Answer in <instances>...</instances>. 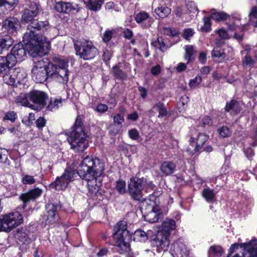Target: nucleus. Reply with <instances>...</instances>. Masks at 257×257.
<instances>
[{
  "mask_svg": "<svg viewBox=\"0 0 257 257\" xmlns=\"http://www.w3.org/2000/svg\"><path fill=\"white\" fill-rule=\"evenodd\" d=\"M135 238L140 241H145L148 238V235L144 231L142 230H136L134 233Z\"/></svg>",
  "mask_w": 257,
  "mask_h": 257,
  "instance_id": "nucleus-43",
  "label": "nucleus"
},
{
  "mask_svg": "<svg viewBox=\"0 0 257 257\" xmlns=\"http://www.w3.org/2000/svg\"><path fill=\"white\" fill-rule=\"evenodd\" d=\"M14 43L13 38L9 36L6 35L0 39V54L3 53L4 51L8 50L12 47Z\"/></svg>",
  "mask_w": 257,
  "mask_h": 257,
  "instance_id": "nucleus-24",
  "label": "nucleus"
},
{
  "mask_svg": "<svg viewBox=\"0 0 257 257\" xmlns=\"http://www.w3.org/2000/svg\"><path fill=\"white\" fill-rule=\"evenodd\" d=\"M153 108H156V110L159 112V117H163L167 114V110L164 106V104L161 102L157 103L153 106Z\"/></svg>",
  "mask_w": 257,
  "mask_h": 257,
  "instance_id": "nucleus-40",
  "label": "nucleus"
},
{
  "mask_svg": "<svg viewBox=\"0 0 257 257\" xmlns=\"http://www.w3.org/2000/svg\"><path fill=\"white\" fill-rule=\"evenodd\" d=\"M186 7L188 11L191 13H195L198 11L197 6L193 2H188L186 5Z\"/></svg>",
  "mask_w": 257,
  "mask_h": 257,
  "instance_id": "nucleus-55",
  "label": "nucleus"
},
{
  "mask_svg": "<svg viewBox=\"0 0 257 257\" xmlns=\"http://www.w3.org/2000/svg\"><path fill=\"white\" fill-rule=\"evenodd\" d=\"M36 123L38 128H42L45 125L46 120L43 117H40L37 119Z\"/></svg>",
  "mask_w": 257,
  "mask_h": 257,
  "instance_id": "nucleus-61",
  "label": "nucleus"
},
{
  "mask_svg": "<svg viewBox=\"0 0 257 257\" xmlns=\"http://www.w3.org/2000/svg\"><path fill=\"white\" fill-rule=\"evenodd\" d=\"M27 52L28 53L27 47H25L22 43H18L14 46L7 56L12 65L14 66L18 62H21L26 59Z\"/></svg>",
  "mask_w": 257,
  "mask_h": 257,
  "instance_id": "nucleus-13",
  "label": "nucleus"
},
{
  "mask_svg": "<svg viewBox=\"0 0 257 257\" xmlns=\"http://www.w3.org/2000/svg\"><path fill=\"white\" fill-rule=\"evenodd\" d=\"M242 62L244 65L252 68L253 67L255 63V60L254 59L251 58V57L248 55V54H247L244 57Z\"/></svg>",
  "mask_w": 257,
  "mask_h": 257,
  "instance_id": "nucleus-47",
  "label": "nucleus"
},
{
  "mask_svg": "<svg viewBox=\"0 0 257 257\" xmlns=\"http://www.w3.org/2000/svg\"><path fill=\"white\" fill-rule=\"evenodd\" d=\"M145 220L150 223L157 222L163 217L162 211L159 207V210H152L144 213Z\"/></svg>",
  "mask_w": 257,
  "mask_h": 257,
  "instance_id": "nucleus-19",
  "label": "nucleus"
},
{
  "mask_svg": "<svg viewBox=\"0 0 257 257\" xmlns=\"http://www.w3.org/2000/svg\"><path fill=\"white\" fill-rule=\"evenodd\" d=\"M176 164L169 161L163 162L160 166L161 172L166 176L173 174L176 170Z\"/></svg>",
  "mask_w": 257,
  "mask_h": 257,
  "instance_id": "nucleus-22",
  "label": "nucleus"
},
{
  "mask_svg": "<svg viewBox=\"0 0 257 257\" xmlns=\"http://www.w3.org/2000/svg\"><path fill=\"white\" fill-rule=\"evenodd\" d=\"M156 203V199L155 201H153L150 199H145L143 200L140 204V208L142 212L144 213L147 212H149L152 210H159V205L154 206Z\"/></svg>",
  "mask_w": 257,
  "mask_h": 257,
  "instance_id": "nucleus-21",
  "label": "nucleus"
},
{
  "mask_svg": "<svg viewBox=\"0 0 257 257\" xmlns=\"http://www.w3.org/2000/svg\"><path fill=\"white\" fill-rule=\"evenodd\" d=\"M227 257H257V239L248 243L232 244Z\"/></svg>",
  "mask_w": 257,
  "mask_h": 257,
  "instance_id": "nucleus-7",
  "label": "nucleus"
},
{
  "mask_svg": "<svg viewBox=\"0 0 257 257\" xmlns=\"http://www.w3.org/2000/svg\"><path fill=\"white\" fill-rule=\"evenodd\" d=\"M37 15H33L31 12L25 9L24 13L22 15V19L23 20L27 23L30 22V25L33 22L35 21H37V20H34V17H36Z\"/></svg>",
  "mask_w": 257,
  "mask_h": 257,
  "instance_id": "nucleus-42",
  "label": "nucleus"
},
{
  "mask_svg": "<svg viewBox=\"0 0 257 257\" xmlns=\"http://www.w3.org/2000/svg\"><path fill=\"white\" fill-rule=\"evenodd\" d=\"M82 117L78 115L67 139L71 148L75 152H83L89 146L88 136L84 131Z\"/></svg>",
  "mask_w": 257,
  "mask_h": 257,
  "instance_id": "nucleus-3",
  "label": "nucleus"
},
{
  "mask_svg": "<svg viewBox=\"0 0 257 257\" xmlns=\"http://www.w3.org/2000/svg\"><path fill=\"white\" fill-rule=\"evenodd\" d=\"M55 9L59 13L66 14L70 13L72 10L75 9L70 3L62 1L56 3L55 5Z\"/></svg>",
  "mask_w": 257,
  "mask_h": 257,
  "instance_id": "nucleus-23",
  "label": "nucleus"
},
{
  "mask_svg": "<svg viewBox=\"0 0 257 257\" xmlns=\"http://www.w3.org/2000/svg\"><path fill=\"white\" fill-rule=\"evenodd\" d=\"M239 105L238 102L235 100H231L229 103H227L225 109L227 112L232 110L237 113L240 111Z\"/></svg>",
  "mask_w": 257,
  "mask_h": 257,
  "instance_id": "nucleus-39",
  "label": "nucleus"
},
{
  "mask_svg": "<svg viewBox=\"0 0 257 257\" xmlns=\"http://www.w3.org/2000/svg\"><path fill=\"white\" fill-rule=\"evenodd\" d=\"M37 177V175H25L22 177V182L24 185H32L36 182L40 183L41 181V178L38 179Z\"/></svg>",
  "mask_w": 257,
  "mask_h": 257,
  "instance_id": "nucleus-30",
  "label": "nucleus"
},
{
  "mask_svg": "<svg viewBox=\"0 0 257 257\" xmlns=\"http://www.w3.org/2000/svg\"><path fill=\"white\" fill-rule=\"evenodd\" d=\"M218 133L220 137L222 138H227L231 136V132L226 126H223L218 129Z\"/></svg>",
  "mask_w": 257,
  "mask_h": 257,
  "instance_id": "nucleus-44",
  "label": "nucleus"
},
{
  "mask_svg": "<svg viewBox=\"0 0 257 257\" xmlns=\"http://www.w3.org/2000/svg\"><path fill=\"white\" fill-rule=\"evenodd\" d=\"M202 80V77L199 75H197L195 78L190 80L189 85L191 88H195L201 83Z\"/></svg>",
  "mask_w": 257,
  "mask_h": 257,
  "instance_id": "nucleus-48",
  "label": "nucleus"
},
{
  "mask_svg": "<svg viewBox=\"0 0 257 257\" xmlns=\"http://www.w3.org/2000/svg\"><path fill=\"white\" fill-rule=\"evenodd\" d=\"M212 55L213 57L223 58L225 57V54L221 50H213L212 52Z\"/></svg>",
  "mask_w": 257,
  "mask_h": 257,
  "instance_id": "nucleus-53",
  "label": "nucleus"
},
{
  "mask_svg": "<svg viewBox=\"0 0 257 257\" xmlns=\"http://www.w3.org/2000/svg\"><path fill=\"white\" fill-rule=\"evenodd\" d=\"M76 54L84 60H91L99 54L98 50L91 41L83 40L79 44H75Z\"/></svg>",
  "mask_w": 257,
  "mask_h": 257,
  "instance_id": "nucleus-8",
  "label": "nucleus"
},
{
  "mask_svg": "<svg viewBox=\"0 0 257 257\" xmlns=\"http://www.w3.org/2000/svg\"><path fill=\"white\" fill-rule=\"evenodd\" d=\"M26 10L30 11L34 15H38L40 5L35 2H29L26 4Z\"/></svg>",
  "mask_w": 257,
  "mask_h": 257,
  "instance_id": "nucleus-33",
  "label": "nucleus"
},
{
  "mask_svg": "<svg viewBox=\"0 0 257 257\" xmlns=\"http://www.w3.org/2000/svg\"><path fill=\"white\" fill-rule=\"evenodd\" d=\"M23 71H21L19 68L13 69L11 67L10 73H7L5 76L4 81L10 85H13L17 81L19 82L24 77L23 73Z\"/></svg>",
  "mask_w": 257,
  "mask_h": 257,
  "instance_id": "nucleus-16",
  "label": "nucleus"
},
{
  "mask_svg": "<svg viewBox=\"0 0 257 257\" xmlns=\"http://www.w3.org/2000/svg\"><path fill=\"white\" fill-rule=\"evenodd\" d=\"M169 237L167 233L159 231L152 239V245L156 248L158 252H164L167 250L169 247L170 243Z\"/></svg>",
  "mask_w": 257,
  "mask_h": 257,
  "instance_id": "nucleus-12",
  "label": "nucleus"
},
{
  "mask_svg": "<svg viewBox=\"0 0 257 257\" xmlns=\"http://www.w3.org/2000/svg\"><path fill=\"white\" fill-rule=\"evenodd\" d=\"M28 99H29L28 93L27 94H21L17 97L16 102L22 106L32 108V104L29 101Z\"/></svg>",
  "mask_w": 257,
  "mask_h": 257,
  "instance_id": "nucleus-35",
  "label": "nucleus"
},
{
  "mask_svg": "<svg viewBox=\"0 0 257 257\" xmlns=\"http://www.w3.org/2000/svg\"><path fill=\"white\" fill-rule=\"evenodd\" d=\"M128 134L130 138L134 140H137L140 136L138 131L136 128L129 130Z\"/></svg>",
  "mask_w": 257,
  "mask_h": 257,
  "instance_id": "nucleus-52",
  "label": "nucleus"
},
{
  "mask_svg": "<svg viewBox=\"0 0 257 257\" xmlns=\"http://www.w3.org/2000/svg\"><path fill=\"white\" fill-rule=\"evenodd\" d=\"M210 18L217 21L226 20L228 15L224 12H217L216 10L212 9L210 11Z\"/></svg>",
  "mask_w": 257,
  "mask_h": 257,
  "instance_id": "nucleus-34",
  "label": "nucleus"
},
{
  "mask_svg": "<svg viewBox=\"0 0 257 257\" xmlns=\"http://www.w3.org/2000/svg\"><path fill=\"white\" fill-rule=\"evenodd\" d=\"M209 136L204 134L199 133L198 134L196 138L191 137L190 138V142L194 143L196 142V146L194 149V152L197 153L200 152L203 147V145L208 140Z\"/></svg>",
  "mask_w": 257,
  "mask_h": 257,
  "instance_id": "nucleus-20",
  "label": "nucleus"
},
{
  "mask_svg": "<svg viewBox=\"0 0 257 257\" xmlns=\"http://www.w3.org/2000/svg\"><path fill=\"white\" fill-rule=\"evenodd\" d=\"M125 181L119 180L116 182L115 188L120 194H123L125 192Z\"/></svg>",
  "mask_w": 257,
  "mask_h": 257,
  "instance_id": "nucleus-45",
  "label": "nucleus"
},
{
  "mask_svg": "<svg viewBox=\"0 0 257 257\" xmlns=\"http://www.w3.org/2000/svg\"><path fill=\"white\" fill-rule=\"evenodd\" d=\"M108 109V106L102 103H99L98 104L95 110L100 113H103L107 111Z\"/></svg>",
  "mask_w": 257,
  "mask_h": 257,
  "instance_id": "nucleus-58",
  "label": "nucleus"
},
{
  "mask_svg": "<svg viewBox=\"0 0 257 257\" xmlns=\"http://www.w3.org/2000/svg\"><path fill=\"white\" fill-rule=\"evenodd\" d=\"M17 118V113L14 111L8 112L7 113H6L5 116L4 117V119L9 120L12 122H15Z\"/></svg>",
  "mask_w": 257,
  "mask_h": 257,
  "instance_id": "nucleus-49",
  "label": "nucleus"
},
{
  "mask_svg": "<svg viewBox=\"0 0 257 257\" xmlns=\"http://www.w3.org/2000/svg\"><path fill=\"white\" fill-rule=\"evenodd\" d=\"M202 195L207 201L212 202L214 200L215 193L213 190L208 188L203 190Z\"/></svg>",
  "mask_w": 257,
  "mask_h": 257,
  "instance_id": "nucleus-36",
  "label": "nucleus"
},
{
  "mask_svg": "<svg viewBox=\"0 0 257 257\" xmlns=\"http://www.w3.org/2000/svg\"><path fill=\"white\" fill-rule=\"evenodd\" d=\"M207 53L205 51H202L199 53L198 61L202 64H205L207 61Z\"/></svg>",
  "mask_w": 257,
  "mask_h": 257,
  "instance_id": "nucleus-57",
  "label": "nucleus"
},
{
  "mask_svg": "<svg viewBox=\"0 0 257 257\" xmlns=\"http://www.w3.org/2000/svg\"><path fill=\"white\" fill-rule=\"evenodd\" d=\"M158 43L159 45V49L162 52H164L166 51L167 49V46L166 45L165 43L163 41V40L162 37H159L157 39V42H154L152 43V45L156 46L157 43Z\"/></svg>",
  "mask_w": 257,
  "mask_h": 257,
  "instance_id": "nucleus-50",
  "label": "nucleus"
},
{
  "mask_svg": "<svg viewBox=\"0 0 257 257\" xmlns=\"http://www.w3.org/2000/svg\"><path fill=\"white\" fill-rule=\"evenodd\" d=\"M173 246L174 252L177 255L180 254L181 257H184V255L186 256L188 255V253L186 247L181 241L178 240L175 242Z\"/></svg>",
  "mask_w": 257,
  "mask_h": 257,
  "instance_id": "nucleus-25",
  "label": "nucleus"
},
{
  "mask_svg": "<svg viewBox=\"0 0 257 257\" xmlns=\"http://www.w3.org/2000/svg\"><path fill=\"white\" fill-rule=\"evenodd\" d=\"M18 3V0H0V7H4L10 11L13 10Z\"/></svg>",
  "mask_w": 257,
  "mask_h": 257,
  "instance_id": "nucleus-38",
  "label": "nucleus"
},
{
  "mask_svg": "<svg viewBox=\"0 0 257 257\" xmlns=\"http://www.w3.org/2000/svg\"><path fill=\"white\" fill-rule=\"evenodd\" d=\"M28 97L33 103L32 109L40 111L46 106L48 95L44 91L34 90L28 93Z\"/></svg>",
  "mask_w": 257,
  "mask_h": 257,
  "instance_id": "nucleus-11",
  "label": "nucleus"
},
{
  "mask_svg": "<svg viewBox=\"0 0 257 257\" xmlns=\"http://www.w3.org/2000/svg\"><path fill=\"white\" fill-rule=\"evenodd\" d=\"M54 64H49L50 79L60 83L67 84L69 80L68 61L59 57L53 58Z\"/></svg>",
  "mask_w": 257,
  "mask_h": 257,
  "instance_id": "nucleus-5",
  "label": "nucleus"
},
{
  "mask_svg": "<svg viewBox=\"0 0 257 257\" xmlns=\"http://www.w3.org/2000/svg\"><path fill=\"white\" fill-rule=\"evenodd\" d=\"M155 187L151 181L144 177L131 178L128 184V192L132 199L140 201L143 197V191L150 193Z\"/></svg>",
  "mask_w": 257,
  "mask_h": 257,
  "instance_id": "nucleus-4",
  "label": "nucleus"
},
{
  "mask_svg": "<svg viewBox=\"0 0 257 257\" xmlns=\"http://www.w3.org/2000/svg\"><path fill=\"white\" fill-rule=\"evenodd\" d=\"M104 164L99 159L87 156L82 161L76 173L74 169L67 168L64 173L50 184V188L60 191L65 190L69 183L73 181L76 175L87 181L88 190L95 194L99 190L103 174Z\"/></svg>",
  "mask_w": 257,
  "mask_h": 257,
  "instance_id": "nucleus-1",
  "label": "nucleus"
},
{
  "mask_svg": "<svg viewBox=\"0 0 257 257\" xmlns=\"http://www.w3.org/2000/svg\"><path fill=\"white\" fill-rule=\"evenodd\" d=\"M135 19L138 23H141L144 22V21L148 20V25L146 26V27L151 26L153 22L152 19L150 18L149 17V15L145 12L139 13L136 15Z\"/></svg>",
  "mask_w": 257,
  "mask_h": 257,
  "instance_id": "nucleus-29",
  "label": "nucleus"
},
{
  "mask_svg": "<svg viewBox=\"0 0 257 257\" xmlns=\"http://www.w3.org/2000/svg\"><path fill=\"white\" fill-rule=\"evenodd\" d=\"M194 34L193 30L191 28L185 29L183 32V37L186 39H189L190 37H192Z\"/></svg>",
  "mask_w": 257,
  "mask_h": 257,
  "instance_id": "nucleus-54",
  "label": "nucleus"
},
{
  "mask_svg": "<svg viewBox=\"0 0 257 257\" xmlns=\"http://www.w3.org/2000/svg\"><path fill=\"white\" fill-rule=\"evenodd\" d=\"M185 59L187 60V64H188L193 59L192 56L195 53L194 48L192 45H187L185 47Z\"/></svg>",
  "mask_w": 257,
  "mask_h": 257,
  "instance_id": "nucleus-37",
  "label": "nucleus"
},
{
  "mask_svg": "<svg viewBox=\"0 0 257 257\" xmlns=\"http://www.w3.org/2000/svg\"><path fill=\"white\" fill-rule=\"evenodd\" d=\"M111 71L115 78L124 80L127 78V75L124 72L118 65H115L112 68Z\"/></svg>",
  "mask_w": 257,
  "mask_h": 257,
  "instance_id": "nucleus-28",
  "label": "nucleus"
},
{
  "mask_svg": "<svg viewBox=\"0 0 257 257\" xmlns=\"http://www.w3.org/2000/svg\"><path fill=\"white\" fill-rule=\"evenodd\" d=\"M17 236L18 239L23 243H25L29 238L28 234L25 232H18Z\"/></svg>",
  "mask_w": 257,
  "mask_h": 257,
  "instance_id": "nucleus-56",
  "label": "nucleus"
},
{
  "mask_svg": "<svg viewBox=\"0 0 257 257\" xmlns=\"http://www.w3.org/2000/svg\"><path fill=\"white\" fill-rule=\"evenodd\" d=\"M112 54L110 51L105 50L102 56V59L105 62L109 61L111 57Z\"/></svg>",
  "mask_w": 257,
  "mask_h": 257,
  "instance_id": "nucleus-62",
  "label": "nucleus"
},
{
  "mask_svg": "<svg viewBox=\"0 0 257 257\" xmlns=\"http://www.w3.org/2000/svg\"><path fill=\"white\" fill-rule=\"evenodd\" d=\"M57 206L54 204H48L46 205V210L42 217L43 222L46 224H53L59 220L57 213Z\"/></svg>",
  "mask_w": 257,
  "mask_h": 257,
  "instance_id": "nucleus-14",
  "label": "nucleus"
},
{
  "mask_svg": "<svg viewBox=\"0 0 257 257\" xmlns=\"http://www.w3.org/2000/svg\"><path fill=\"white\" fill-rule=\"evenodd\" d=\"M62 100L61 98L53 99L51 98L48 105L46 106V109L50 111H55L62 105Z\"/></svg>",
  "mask_w": 257,
  "mask_h": 257,
  "instance_id": "nucleus-31",
  "label": "nucleus"
},
{
  "mask_svg": "<svg viewBox=\"0 0 257 257\" xmlns=\"http://www.w3.org/2000/svg\"><path fill=\"white\" fill-rule=\"evenodd\" d=\"M223 252L222 248L219 245L211 246L208 250V254L209 256H220Z\"/></svg>",
  "mask_w": 257,
  "mask_h": 257,
  "instance_id": "nucleus-41",
  "label": "nucleus"
},
{
  "mask_svg": "<svg viewBox=\"0 0 257 257\" xmlns=\"http://www.w3.org/2000/svg\"><path fill=\"white\" fill-rule=\"evenodd\" d=\"M11 61L9 59L8 57L0 56V76H2L5 79V76L7 73H10L11 67H13Z\"/></svg>",
  "mask_w": 257,
  "mask_h": 257,
  "instance_id": "nucleus-17",
  "label": "nucleus"
},
{
  "mask_svg": "<svg viewBox=\"0 0 257 257\" xmlns=\"http://www.w3.org/2000/svg\"><path fill=\"white\" fill-rule=\"evenodd\" d=\"M112 32L110 31H107L105 32L103 35V40L104 42H107L112 38Z\"/></svg>",
  "mask_w": 257,
  "mask_h": 257,
  "instance_id": "nucleus-64",
  "label": "nucleus"
},
{
  "mask_svg": "<svg viewBox=\"0 0 257 257\" xmlns=\"http://www.w3.org/2000/svg\"><path fill=\"white\" fill-rule=\"evenodd\" d=\"M84 3L88 9L97 12L101 9L104 0H85Z\"/></svg>",
  "mask_w": 257,
  "mask_h": 257,
  "instance_id": "nucleus-27",
  "label": "nucleus"
},
{
  "mask_svg": "<svg viewBox=\"0 0 257 257\" xmlns=\"http://www.w3.org/2000/svg\"><path fill=\"white\" fill-rule=\"evenodd\" d=\"M8 153V152L6 149L0 148V163L3 162V159H7Z\"/></svg>",
  "mask_w": 257,
  "mask_h": 257,
  "instance_id": "nucleus-60",
  "label": "nucleus"
},
{
  "mask_svg": "<svg viewBox=\"0 0 257 257\" xmlns=\"http://www.w3.org/2000/svg\"><path fill=\"white\" fill-rule=\"evenodd\" d=\"M164 33L167 35L174 36L177 34V32L171 28H165L164 29Z\"/></svg>",
  "mask_w": 257,
  "mask_h": 257,
  "instance_id": "nucleus-63",
  "label": "nucleus"
},
{
  "mask_svg": "<svg viewBox=\"0 0 257 257\" xmlns=\"http://www.w3.org/2000/svg\"><path fill=\"white\" fill-rule=\"evenodd\" d=\"M32 70V79L36 82L42 83L47 79L50 78V71L49 64L46 66L42 60H38Z\"/></svg>",
  "mask_w": 257,
  "mask_h": 257,
  "instance_id": "nucleus-10",
  "label": "nucleus"
},
{
  "mask_svg": "<svg viewBox=\"0 0 257 257\" xmlns=\"http://www.w3.org/2000/svg\"><path fill=\"white\" fill-rule=\"evenodd\" d=\"M204 25L201 28V30L204 32H208L211 29V22L210 18L204 17L203 19Z\"/></svg>",
  "mask_w": 257,
  "mask_h": 257,
  "instance_id": "nucleus-46",
  "label": "nucleus"
},
{
  "mask_svg": "<svg viewBox=\"0 0 257 257\" xmlns=\"http://www.w3.org/2000/svg\"><path fill=\"white\" fill-rule=\"evenodd\" d=\"M155 13L162 19L167 17L171 13V9L168 7H160L155 10Z\"/></svg>",
  "mask_w": 257,
  "mask_h": 257,
  "instance_id": "nucleus-32",
  "label": "nucleus"
},
{
  "mask_svg": "<svg viewBox=\"0 0 257 257\" xmlns=\"http://www.w3.org/2000/svg\"><path fill=\"white\" fill-rule=\"evenodd\" d=\"M113 237L117 240V250L122 253L129 249L130 242L132 239V233L127 229L125 221H120L114 227Z\"/></svg>",
  "mask_w": 257,
  "mask_h": 257,
  "instance_id": "nucleus-6",
  "label": "nucleus"
},
{
  "mask_svg": "<svg viewBox=\"0 0 257 257\" xmlns=\"http://www.w3.org/2000/svg\"><path fill=\"white\" fill-rule=\"evenodd\" d=\"M200 123L203 127H205L206 125H211L212 121L209 117L205 116L200 119Z\"/></svg>",
  "mask_w": 257,
  "mask_h": 257,
  "instance_id": "nucleus-51",
  "label": "nucleus"
},
{
  "mask_svg": "<svg viewBox=\"0 0 257 257\" xmlns=\"http://www.w3.org/2000/svg\"><path fill=\"white\" fill-rule=\"evenodd\" d=\"M50 27L48 21H37L27 26V32L24 35L23 42L28 49V53L32 57H41L45 54L43 41L46 37L43 38L37 32L44 33Z\"/></svg>",
  "mask_w": 257,
  "mask_h": 257,
  "instance_id": "nucleus-2",
  "label": "nucleus"
},
{
  "mask_svg": "<svg viewBox=\"0 0 257 257\" xmlns=\"http://www.w3.org/2000/svg\"><path fill=\"white\" fill-rule=\"evenodd\" d=\"M176 228V222L173 219H167L164 221L162 224V230L160 231H163L170 236L171 231Z\"/></svg>",
  "mask_w": 257,
  "mask_h": 257,
  "instance_id": "nucleus-26",
  "label": "nucleus"
},
{
  "mask_svg": "<svg viewBox=\"0 0 257 257\" xmlns=\"http://www.w3.org/2000/svg\"><path fill=\"white\" fill-rule=\"evenodd\" d=\"M22 222L23 218L19 212L6 214L0 218V232H9Z\"/></svg>",
  "mask_w": 257,
  "mask_h": 257,
  "instance_id": "nucleus-9",
  "label": "nucleus"
},
{
  "mask_svg": "<svg viewBox=\"0 0 257 257\" xmlns=\"http://www.w3.org/2000/svg\"><path fill=\"white\" fill-rule=\"evenodd\" d=\"M114 122L118 124H121L124 120L123 116L120 114H117L113 116Z\"/></svg>",
  "mask_w": 257,
  "mask_h": 257,
  "instance_id": "nucleus-59",
  "label": "nucleus"
},
{
  "mask_svg": "<svg viewBox=\"0 0 257 257\" xmlns=\"http://www.w3.org/2000/svg\"><path fill=\"white\" fill-rule=\"evenodd\" d=\"M42 194V190L37 187L30 190L26 193L23 194L21 196V198L24 203H27L39 198Z\"/></svg>",
  "mask_w": 257,
  "mask_h": 257,
  "instance_id": "nucleus-18",
  "label": "nucleus"
},
{
  "mask_svg": "<svg viewBox=\"0 0 257 257\" xmlns=\"http://www.w3.org/2000/svg\"><path fill=\"white\" fill-rule=\"evenodd\" d=\"M20 27V23L19 20L15 17H10L3 21L2 29L9 34H14L17 31Z\"/></svg>",
  "mask_w": 257,
  "mask_h": 257,
  "instance_id": "nucleus-15",
  "label": "nucleus"
}]
</instances>
